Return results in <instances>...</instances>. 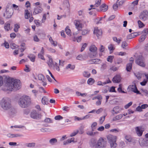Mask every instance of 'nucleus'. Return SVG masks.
Segmentation results:
<instances>
[{"instance_id": "obj_40", "label": "nucleus", "mask_w": 148, "mask_h": 148, "mask_svg": "<svg viewBox=\"0 0 148 148\" xmlns=\"http://www.w3.org/2000/svg\"><path fill=\"white\" fill-rule=\"evenodd\" d=\"M49 129L47 128H42L40 129V131L42 132H49Z\"/></svg>"}, {"instance_id": "obj_51", "label": "nucleus", "mask_w": 148, "mask_h": 148, "mask_svg": "<svg viewBox=\"0 0 148 148\" xmlns=\"http://www.w3.org/2000/svg\"><path fill=\"white\" fill-rule=\"evenodd\" d=\"M86 80L84 79H82L79 80V83L80 84L82 85L85 84L86 82Z\"/></svg>"}, {"instance_id": "obj_63", "label": "nucleus", "mask_w": 148, "mask_h": 148, "mask_svg": "<svg viewBox=\"0 0 148 148\" xmlns=\"http://www.w3.org/2000/svg\"><path fill=\"white\" fill-rule=\"evenodd\" d=\"M146 36L145 34L142 35L140 38L141 41H143L145 40L146 38Z\"/></svg>"}, {"instance_id": "obj_4", "label": "nucleus", "mask_w": 148, "mask_h": 148, "mask_svg": "<svg viewBox=\"0 0 148 148\" xmlns=\"http://www.w3.org/2000/svg\"><path fill=\"white\" fill-rule=\"evenodd\" d=\"M107 137L110 148H116L117 146L116 143L117 137L115 136L109 135Z\"/></svg>"}, {"instance_id": "obj_38", "label": "nucleus", "mask_w": 148, "mask_h": 148, "mask_svg": "<svg viewBox=\"0 0 148 148\" xmlns=\"http://www.w3.org/2000/svg\"><path fill=\"white\" fill-rule=\"evenodd\" d=\"M138 23L139 27L140 28H142L145 26L144 24L140 20L138 21Z\"/></svg>"}, {"instance_id": "obj_37", "label": "nucleus", "mask_w": 148, "mask_h": 148, "mask_svg": "<svg viewBox=\"0 0 148 148\" xmlns=\"http://www.w3.org/2000/svg\"><path fill=\"white\" fill-rule=\"evenodd\" d=\"M107 67V65L106 64L104 63L102 64L101 67V71H103L106 69Z\"/></svg>"}, {"instance_id": "obj_47", "label": "nucleus", "mask_w": 148, "mask_h": 148, "mask_svg": "<svg viewBox=\"0 0 148 148\" xmlns=\"http://www.w3.org/2000/svg\"><path fill=\"white\" fill-rule=\"evenodd\" d=\"M79 132V130H77L74 132L73 133H72L70 136L71 137H73L76 135Z\"/></svg>"}, {"instance_id": "obj_28", "label": "nucleus", "mask_w": 148, "mask_h": 148, "mask_svg": "<svg viewBox=\"0 0 148 148\" xmlns=\"http://www.w3.org/2000/svg\"><path fill=\"white\" fill-rule=\"evenodd\" d=\"M57 140L56 138H53L50 139L49 141V143L51 145H54L55 143H57Z\"/></svg>"}, {"instance_id": "obj_59", "label": "nucleus", "mask_w": 148, "mask_h": 148, "mask_svg": "<svg viewBox=\"0 0 148 148\" xmlns=\"http://www.w3.org/2000/svg\"><path fill=\"white\" fill-rule=\"evenodd\" d=\"M119 146L122 148L124 147L125 146V143L123 141H121L119 143Z\"/></svg>"}, {"instance_id": "obj_9", "label": "nucleus", "mask_w": 148, "mask_h": 148, "mask_svg": "<svg viewBox=\"0 0 148 148\" xmlns=\"http://www.w3.org/2000/svg\"><path fill=\"white\" fill-rule=\"evenodd\" d=\"M30 116L33 119H38L41 118L42 115L37 113L35 110H33L31 112Z\"/></svg>"}, {"instance_id": "obj_3", "label": "nucleus", "mask_w": 148, "mask_h": 148, "mask_svg": "<svg viewBox=\"0 0 148 148\" xmlns=\"http://www.w3.org/2000/svg\"><path fill=\"white\" fill-rule=\"evenodd\" d=\"M0 105L1 107L3 110H8L11 107V100L8 98H3L1 101Z\"/></svg>"}, {"instance_id": "obj_31", "label": "nucleus", "mask_w": 148, "mask_h": 148, "mask_svg": "<svg viewBox=\"0 0 148 148\" xmlns=\"http://www.w3.org/2000/svg\"><path fill=\"white\" fill-rule=\"evenodd\" d=\"M95 82L94 79L92 78H89L87 81V83L89 85H92Z\"/></svg>"}, {"instance_id": "obj_7", "label": "nucleus", "mask_w": 148, "mask_h": 148, "mask_svg": "<svg viewBox=\"0 0 148 148\" xmlns=\"http://www.w3.org/2000/svg\"><path fill=\"white\" fill-rule=\"evenodd\" d=\"M139 18L143 21H145L148 19V12L146 10L142 11L139 16Z\"/></svg>"}, {"instance_id": "obj_36", "label": "nucleus", "mask_w": 148, "mask_h": 148, "mask_svg": "<svg viewBox=\"0 0 148 148\" xmlns=\"http://www.w3.org/2000/svg\"><path fill=\"white\" fill-rule=\"evenodd\" d=\"M75 66L74 65H71L70 64H69L66 67V69H70L71 70H73L75 69Z\"/></svg>"}, {"instance_id": "obj_29", "label": "nucleus", "mask_w": 148, "mask_h": 148, "mask_svg": "<svg viewBox=\"0 0 148 148\" xmlns=\"http://www.w3.org/2000/svg\"><path fill=\"white\" fill-rule=\"evenodd\" d=\"M123 117L122 114H119L118 115L113 118V121H116L121 119Z\"/></svg>"}, {"instance_id": "obj_17", "label": "nucleus", "mask_w": 148, "mask_h": 148, "mask_svg": "<svg viewBox=\"0 0 148 148\" xmlns=\"http://www.w3.org/2000/svg\"><path fill=\"white\" fill-rule=\"evenodd\" d=\"M74 23L76 27L78 30H80L82 28V24L79 21H76V22H74Z\"/></svg>"}, {"instance_id": "obj_43", "label": "nucleus", "mask_w": 148, "mask_h": 148, "mask_svg": "<svg viewBox=\"0 0 148 148\" xmlns=\"http://www.w3.org/2000/svg\"><path fill=\"white\" fill-rule=\"evenodd\" d=\"M113 58L114 56H108L107 58V61L112 63V59Z\"/></svg>"}, {"instance_id": "obj_24", "label": "nucleus", "mask_w": 148, "mask_h": 148, "mask_svg": "<svg viewBox=\"0 0 148 148\" xmlns=\"http://www.w3.org/2000/svg\"><path fill=\"white\" fill-rule=\"evenodd\" d=\"M125 139L128 142H131L132 141V138L131 136L130 135H125Z\"/></svg>"}, {"instance_id": "obj_32", "label": "nucleus", "mask_w": 148, "mask_h": 148, "mask_svg": "<svg viewBox=\"0 0 148 148\" xmlns=\"http://www.w3.org/2000/svg\"><path fill=\"white\" fill-rule=\"evenodd\" d=\"M132 63H129L127 65L126 69L128 71H130L132 69Z\"/></svg>"}, {"instance_id": "obj_25", "label": "nucleus", "mask_w": 148, "mask_h": 148, "mask_svg": "<svg viewBox=\"0 0 148 148\" xmlns=\"http://www.w3.org/2000/svg\"><path fill=\"white\" fill-rule=\"evenodd\" d=\"M7 136L9 138H13L15 137H20L22 136L20 134H8Z\"/></svg>"}, {"instance_id": "obj_26", "label": "nucleus", "mask_w": 148, "mask_h": 148, "mask_svg": "<svg viewBox=\"0 0 148 148\" xmlns=\"http://www.w3.org/2000/svg\"><path fill=\"white\" fill-rule=\"evenodd\" d=\"M30 16V13L27 10H25V19L28 18Z\"/></svg>"}, {"instance_id": "obj_42", "label": "nucleus", "mask_w": 148, "mask_h": 148, "mask_svg": "<svg viewBox=\"0 0 148 148\" xmlns=\"http://www.w3.org/2000/svg\"><path fill=\"white\" fill-rule=\"evenodd\" d=\"M44 121L45 123H52V121L51 119L48 118H46L45 119Z\"/></svg>"}, {"instance_id": "obj_14", "label": "nucleus", "mask_w": 148, "mask_h": 148, "mask_svg": "<svg viewBox=\"0 0 148 148\" xmlns=\"http://www.w3.org/2000/svg\"><path fill=\"white\" fill-rule=\"evenodd\" d=\"M42 10V8L40 7H36L34 8V11L33 12L34 14H37L41 12Z\"/></svg>"}, {"instance_id": "obj_55", "label": "nucleus", "mask_w": 148, "mask_h": 148, "mask_svg": "<svg viewBox=\"0 0 148 148\" xmlns=\"http://www.w3.org/2000/svg\"><path fill=\"white\" fill-rule=\"evenodd\" d=\"M36 144L34 143H29L28 144L27 146L29 147H34L35 145Z\"/></svg>"}, {"instance_id": "obj_48", "label": "nucleus", "mask_w": 148, "mask_h": 148, "mask_svg": "<svg viewBox=\"0 0 148 148\" xmlns=\"http://www.w3.org/2000/svg\"><path fill=\"white\" fill-rule=\"evenodd\" d=\"M125 1L126 0H118L117 3H119V5H121L124 3Z\"/></svg>"}, {"instance_id": "obj_16", "label": "nucleus", "mask_w": 148, "mask_h": 148, "mask_svg": "<svg viewBox=\"0 0 148 148\" xmlns=\"http://www.w3.org/2000/svg\"><path fill=\"white\" fill-rule=\"evenodd\" d=\"M139 35L138 32L133 33L128 35L127 38V39H130L134 38Z\"/></svg>"}, {"instance_id": "obj_50", "label": "nucleus", "mask_w": 148, "mask_h": 148, "mask_svg": "<svg viewBox=\"0 0 148 148\" xmlns=\"http://www.w3.org/2000/svg\"><path fill=\"white\" fill-rule=\"evenodd\" d=\"M10 47L12 49H14L16 48L17 47H18L14 43H11L10 44Z\"/></svg>"}, {"instance_id": "obj_58", "label": "nucleus", "mask_w": 148, "mask_h": 148, "mask_svg": "<svg viewBox=\"0 0 148 148\" xmlns=\"http://www.w3.org/2000/svg\"><path fill=\"white\" fill-rule=\"evenodd\" d=\"M76 59L79 60H83V56L82 55H79L76 57Z\"/></svg>"}, {"instance_id": "obj_64", "label": "nucleus", "mask_w": 148, "mask_h": 148, "mask_svg": "<svg viewBox=\"0 0 148 148\" xmlns=\"http://www.w3.org/2000/svg\"><path fill=\"white\" fill-rule=\"evenodd\" d=\"M108 48L109 49L110 51H112L114 49V48L113 47V45L112 44L108 46Z\"/></svg>"}, {"instance_id": "obj_61", "label": "nucleus", "mask_w": 148, "mask_h": 148, "mask_svg": "<svg viewBox=\"0 0 148 148\" xmlns=\"http://www.w3.org/2000/svg\"><path fill=\"white\" fill-rule=\"evenodd\" d=\"M87 45V44L86 43H84L83 45L81 50V52L83 51L84 50L85 48L86 47Z\"/></svg>"}, {"instance_id": "obj_15", "label": "nucleus", "mask_w": 148, "mask_h": 148, "mask_svg": "<svg viewBox=\"0 0 148 148\" xmlns=\"http://www.w3.org/2000/svg\"><path fill=\"white\" fill-rule=\"evenodd\" d=\"M121 80V76L119 75H117L115 76L112 79V81L114 83H119Z\"/></svg>"}, {"instance_id": "obj_33", "label": "nucleus", "mask_w": 148, "mask_h": 148, "mask_svg": "<svg viewBox=\"0 0 148 148\" xmlns=\"http://www.w3.org/2000/svg\"><path fill=\"white\" fill-rule=\"evenodd\" d=\"M65 31L66 34L67 35L70 36H71V30L69 29V26H67L65 28Z\"/></svg>"}, {"instance_id": "obj_12", "label": "nucleus", "mask_w": 148, "mask_h": 148, "mask_svg": "<svg viewBox=\"0 0 148 148\" xmlns=\"http://www.w3.org/2000/svg\"><path fill=\"white\" fill-rule=\"evenodd\" d=\"M13 14L12 12H11L9 10L6 9L5 13H4L3 16L5 17L7 19L11 17Z\"/></svg>"}, {"instance_id": "obj_2", "label": "nucleus", "mask_w": 148, "mask_h": 148, "mask_svg": "<svg viewBox=\"0 0 148 148\" xmlns=\"http://www.w3.org/2000/svg\"><path fill=\"white\" fill-rule=\"evenodd\" d=\"M31 99L28 96H23L21 97L18 101L19 106L22 108H25L31 104Z\"/></svg>"}, {"instance_id": "obj_19", "label": "nucleus", "mask_w": 148, "mask_h": 148, "mask_svg": "<svg viewBox=\"0 0 148 148\" xmlns=\"http://www.w3.org/2000/svg\"><path fill=\"white\" fill-rule=\"evenodd\" d=\"M131 90L132 91L134 92L137 94H140V92L138 90L136 85H132L131 86Z\"/></svg>"}, {"instance_id": "obj_13", "label": "nucleus", "mask_w": 148, "mask_h": 148, "mask_svg": "<svg viewBox=\"0 0 148 148\" xmlns=\"http://www.w3.org/2000/svg\"><path fill=\"white\" fill-rule=\"evenodd\" d=\"M94 34L97 35V36L98 37L99 36L101 35L102 32L101 30L99 29L98 27L95 28Z\"/></svg>"}, {"instance_id": "obj_30", "label": "nucleus", "mask_w": 148, "mask_h": 148, "mask_svg": "<svg viewBox=\"0 0 148 148\" xmlns=\"http://www.w3.org/2000/svg\"><path fill=\"white\" fill-rule=\"evenodd\" d=\"M38 78L39 80L44 81V79H46L45 76L42 74H39L38 75Z\"/></svg>"}, {"instance_id": "obj_56", "label": "nucleus", "mask_w": 148, "mask_h": 148, "mask_svg": "<svg viewBox=\"0 0 148 148\" xmlns=\"http://www.w3.org/2000/svg\"><path fill=\"white\" fill-rule=\"evenodd\" d=\"M58 65V64L56 62H55V64H53V65L54 66L55 68V69L57 71H60V69Z\"/></svg>"}, {"instance_id": "obj_21", "label": "nucleus", "mask_w": 148, "mask_h": 148, "mask_svg": "<svg viewBox=\"0 0 148 148\" xmlns=\"http://www.w3.org/2000/svg\"><path fill=\"white\" fill-rule=\"evenodd\" d=\"M16 113V109L13 108H10L9 112V114L11 116H13Z\"/></svg>"}, {"instance_id": "obj_34", "label": "nucleus", "mask_w": 148, "mask_h": 148, "mask_svg": "<svg viewBox=\"0 0 148 148\" xmlns=\"http://www.w3.org/2000/svg\"><path fill=\"white\" fill-rule=\"evenodd\" d=\"M83 75L85 77L88 78L90 76V73L88 72L84 71L83 73Z\"/></svg>"}, {"instance_id": "obj_27", "label": "nucleus", "mask_w": 148, "mask_h": 148, "mask_svg": "<svg viewBox=\"0 0 148 148\" xmlns=\"http://www.w3.org/2000/svg\"><path fill=\"white\" fill-rule=\"evenodd\" d=\"M10 24L8 23V22H6L5 24L4 28L7 31H8L10 28Z\"/></svg>"}, {"instance_id": "obj_5", "label": "nucleus", "mask_w": 148, "mask_h": 148, "mask_svg": "<svg viewBox=\"0 0 148 148\" xmlns=\"http://www.w3.org/2000/svg\"><path fill=\"white\" fill-rule=\"evenodd\" d=\"M135 62L137 64L141 67H145L146 66L145 59L142 55L137 56L136 58Z\"/></svg>"}, {"instance_id": "obj_23", "label": "nucleus", "mask_w": 148, "mask_h": 148, "mask_svg": "<svg viewBox=\"0 0 148 148\" xmlns=\"http://www.w3.org/2000/svg\"><path fill=\"white\" fill-rule=\"evenodd\" d=\"M108 8V6L105 4H103L100 7V8L101 11L103 12L106 11Z\"/></svg>"}, {"instance_id": "obj_35", "label": "nucleus", "mask_w": 148, "mask_h": 148, "mask_svg": "<svg viewBox=\"0 0 148 148\" xmlns=\"http://www.w3.org/2000/svg\"><path fill=\"white\" fill-rule=\"evenodd\" d=\"M97 125V123L96 122H93L91 125V127L92 131H94L95 129V127Z\"/></svg>"}, {"instance_id": "obj_41", "label": "nucleus", "mask_w": 148, "mask_h": 148, "mask_svg": "<svg viewBox=\"0 0 148 148\" xmlns=\"http://www.w3.org/2000/svg\"><path fill=\"white\" fill-rule=\"evenodd\" d=\"M28 57L30 59L31 61L32 62H34L35 61V57L34 56H28Z\"/></svg>"}, {"instance_id": "obj_6", "label": "nucleus", "mask_w": 148, "mask_h": 148, "mask_svg": "<svg viewBox=\"0 0 148 148\" xmlns=\"http://www.w3.org/2000/svg\"><path fill=\"white\" fill-rule=\"evenodd\" d=\"M106 146V142L102 138L100 137L97 141L95 148H105Z\"/></svg>"}, {"instance_id": "obj_60", "label": "nucleus", "mask_w": 148, "mask_h": 148, "mask_svg": "<svg viewBox=\"0 0 148 148\" xmlns=\"http://www.w3.org/2000/svg\"><path fill=\"white\" fill-rule=\"evenodd\" d=\"M132 104V102H130L127 104H126L125 106V109L128 108Z\"/></svg>"}, {"instance_id": "obj_44", "label": "nucleus", "mask_w": 148, "mask_h": 148, "mask_svg": "<svg viewBox=\"0 0 148 148\" xmlns=\"http://www.w3.org/2000/svg\"><path fill=\"white\" fill-rule=\"evenodd\" d=\"M84 126H81L79 128V133L80 134H82L84 132Z\"/></svg>"}, {"instance_id": "obj_8", "label": "nucleus", "mask_w": 148, "mask_h": 148, "mask_svg": "<svg viewBox=\"0 0 148 148\" xmlns=\"http://www.w3.org/2000/svg\"><path fill=\"white\" fill-rule=\"evenodd\" d=\"M97 48L95 45H91L89 48V50L93 53V54H90L89 56L90 58H93L96 56L97 54Z\"/></svg>"}, {"instance_id": "obj_22", "label": "nucleus", "mask_w": 148, "mask_h": 148, "mask_svg": "<svg viewBox=\"0 0 148 148\" xmlns=\"http://www.w3.org/2000/svg\"><path fill=\"white\" fill-rule=\"evenodd\" d=\"M49 99L46 97H44L42 99V102L44 105H47L48 103Z\"/></svg>"}, {"instance_id": "obj_18", "label": "nucleus", "mask_w": 148, "mask_h": 148, "mask_svg": "<svg viewBox=\"0 0 148 148\" xmlns=\"http://www.w3.org/2000/svg\"><path fill=\"white\" fill-rule=\"evenodd\" d=\"M121 110L119 107L118 106L114 107L112 110V113L114 114H117Z\"/></svg>"}, {"instance_id": "obj_46", "label": "nucleus", "mask_w": 148, "mask_h": 148, "mask_svg": "<svg viewBox=\"0 0 148 148\" xmlns=\"http://www.w3.org/2000/svg\"><path fill=\"white\" fill-rule=\"evenodd\" d=\"M127 46V43L125 41L123 42L121 44V47L123 49H125V47Z\"/></svg>"}, {"instance_id": "obj_1", "label": "nucleus", "mask_w": 148, "mask_h": 148, "mask_svg": "<svg viewBox=\"0 0 148 148\" xmlns=\"http://www.w3.org/2000/svg\"><path fill=\"white\" fill-rule=\"evenodd\" d=\"M5 78L7 80L5 87L7 90L10 91H16L21 88V83L19 80L14 79L9 76H5Z\"/></svg>"}, {"instance_id": "obj_11", "label": "nucleus", "mask_w": 148, "mask_h": 148, "mask_svg": "<svg viewBox=\"0 0 148 148\" xmlns=\"http://www.w3.org/2000/svg\"><path fill=\"white\" fill-rule=\"evenodd\" d=\"M97 141L95 138H92L90 141L89 145L91 147H95L97 145Z\"/></svg>"}, {"instance_id": "obj_39", "label": "nucleus", "mask_w": 148, "mask_h": 148, "mask_svg": "<svg viewBox=\"0 0 148 148\" xmlns=\"http://www.w3.org/2000/svg\"><path fill=\"white\" fill-rule=\"evenodd\" d=\"M20 28L19 25L16 24H15L14 28V31L16 32L18 31V29Z\"/></svg>"}, {"instance_id": "obj_49", "label": "nucleus", "mask_w": 148, "mask_h": 148, "mask_svg": "<svg viewBox=\"0 0 148 148\" xmlns=\"http://www.w3.org/2000/svg\"><path fill=\"white\" fill-rule=\"evenodd\" d=\"M101 0H97L94 5L95 7H97L99 6L101 4Z\"/></svg>"}, {"instance_id": "obj_62", "label": "nucleus", "mask_w": 148, "mask_h": 148, "mask_svg": "<svg viewBox=\"0 0 148 148\" xmlns=\"http://www.w3.org/2000/svg\"><path fill=\"white\" fill-rule=\"evenodd\" d=\"M142 92L144 94V95H148V91L145 89H142Z\"/></svg>"}, {"instance_id": "obj_52", "label": "nucleus", "mask_w": 148, "mask_h": 148, "mask_svg": "<svg viewBox=\"0 0 148 148\" xmlns=\"http://www.w3.org/2000/svg\"><path fill=\"white\" fill-rule=\"evenodd\" d=\"M30 110L28 109H25L23 110V112L24 114L27 115L30 112Z\"/></svg>"}, {"instance_id": "obj_20", "label": "nucleus", "mask_w": 148, "mask_h": 148, "mask_svg": "<svg viewBox=\"0 0 148 148\" xmlns=\"http://www.w3.org/2000/svg\"><path fill=\"white\" fill-rule=\"evenodd\" d=\"M140 145L143 147H147L148 146V140L147 139H143L142 142H139Z\"/></svg>"}, {"instance_id": "obj_53", "label": "nucleus", "mask_w": 148, "mask_h": 148, "mask_svg": "<svg viewBox=\"0 0 148 148\" xmlns=\"http://www.w3.org/2000/svg\"><path fill=\"white\" fill-rule=\"evenodd\" d=\"M55 120H59L63 119V117L60 115H57L55 116Z\"/></svg>"}, {"instance_id": "obj_57", "label": "nucleus", "mask_w": 148, "mask_h": 148, "mask_svg": "<svg viewBox=\"0 0 148 148\" xmlns=\"http://www.w3.org/2000/svg\"><path fill=\"white\" fill-rule=\"evenodd\" d=\"M53 64L52 59V58H49L48 63L49 65L52 66Z\"/></svg>"}, {"instance_id": "obj_10", "label": "nucleus", "mask_w": 148, "mask_h": 148, "mask_svg": "<svg viewBox=\"0 0 148 148\" xmlns=\"http://www.w3.org/2000/svg\"><path fill=\"white\" fill-rule=\"evenodd\" d=\"M135 129L137 135L139 137L141 136L144 131L142 130V127L140 126L137 127L135 128Z\"/></svg>"}, {"instance_id": "obj_54", "label": "nucleus", "mask_w": 148, "mask_h": 148, "mask_svg": "<svg viewBox=\"0 0 148 148\" xmlns=\"http://www.w3.org/2000/svg\"><path fill=\"white\" fill-rule=\"evenodd\" d=\"M113 40L114 41L116 42L118 44H119L121 40L120 39H118L116 37H114L113 38Z\"/></svg>"}, {"instance_id": "obj_45", "label": "nucleus", "mask_w": 148, "mask_h": 148, "mask_svg": "<svg viewBox=\"0 0 148 148\" xmlns=\"http://www.w3.org/2000/svg\"><path fill=\"white\" fill-rule=\"evenodd\" d=\"M105 116H103L101 117L99 119V123L100 124H101L103 123L105 120Z\"/></svg>"}]
</instances>
